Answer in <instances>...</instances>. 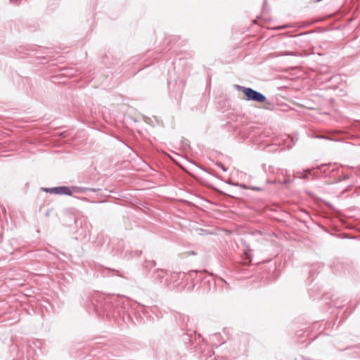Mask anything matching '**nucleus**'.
<instances>
[{"instance_id":"obj_5","label":"nucleus","mask_w":360,"mask_h":360,"mask_svg":"<svg viewBox=\"0 0 360 360\" xmlns=\"http://www.w3.org/2000/svg\"><path fill=\"white\" fill-rule=\"evenodd\" d=\"M219 166L220 167V168H221V169L224 171V172H226V169L224 167V166L222 165V164H219Z\"/></svg>"},{"instance_id":"obj_1","label":"nucleus","mask_w":360,"mask_h":360,"mask_svg":"<svg viewBox=\"0 0 360 360\" xmlns=\"http://www.w3.org/2000/svg\"><path fill=\"white\" fill-rule=\"evenodd\" d=\"M172 276L170 274L163 269L157 270L153 274V282L155 283L162 284L165 285H169L171 281L169 278Z\"/></svg>"},{"instance_id":"obj_2","label":"nucleus","mask_w":360,"mask_h":360,"mask_svg":"<svg viewBox=\"0 0 360 360\" xmlns=\"http://www.w3.org/2000/svg\"><path fill=\"white\" fill-rule=\"evenodd\" d=\"M243 92L247 96L248 100L250 101L264 103L266 100V98L264 94L251 88L243 87Z\"/></svg>"},{"instance_id":"obj_6","label":"nucleus","mask_w":360,"mask_h":360,"mask_svg":"<svg viewBox=\"0 0 360 360\" xmlns=\"http://www.w3.org/2000/svg\"><path fill=\"white\" fill-rule=\"evenodd\" d=\"M307 177V174H304L301 176V178H302V179H306Z\"/></svg>"},{"instance_id":"obj_7","label":"nucleus","mask_w":360,"mask_h":360,"mask_svg":"<svg viewBox=\"0 0 360 360\" xmlns=\"http://www.w3.org/2000/svg\"><path fill=\"white\" fill-rule=\"evenodd\" d=\"M11 2H13V3H18V0H11Z\"/></svg>"},{"instance_id":"obj_4","label":"nucleus","mask_w":360,"mask_h":360,"mask_svg":"<svg viewBox=\"0 0 360 360\" xmlns=\"http://www.w3.org/2000/svg\"><path fill=\"white\" fill-rule=\"evenodd\" d=\"M71 190L72 191V193H85L86 191H96L94 188H86V187H77V186H72L71 187Z\"/></svg>"},{"instance_id":"obj_3","label":"nucleus","mask_w":360,"mask_h":360,"mask_svg":"<svg viewBox=\"0 0 360 360\" xmlns=\"http://www.w3.org/2000/svg\"><path fill=\"white\" fill-rule=\"evenodd\" d=\"M46 192H49L51 193L59 194V195H71L72 194V191L71 190V187L68 186H58L53 188H44Z\"/></svg>"}]
</instances>
